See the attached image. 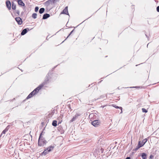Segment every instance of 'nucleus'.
Masks as SVG:
<instances>
[{
  "label": "nucleus",
  "instance_id": "obj_1",
  "mask_svg": "<svg viewBox=\"0 0 159 159\" xmlns=\"http://www.w3.org/2000/svg\"><path fill=\"white\" fill-rule=\"evenodd\" d=\"M48 142L45 139V138L41 137V134L39 135L38 141V146L43 147Z\"/></svg>",
  "mask_w": 159,
  "mask_h": 159
},
{
  "label": "nucleus",
  "instance_id": "obj_2",
  "mask_svg": "<svg viewBox=\"0 0 159 159\" xmlns=\"http://www.w3.org/2000/svg\"><path fill=\"white\" fill-rule=\"evenodd\" d=\"M54 147L52 146H50L49 147L45 149L44 151L41 153V156H45L48 154L52 150Z\"/></svg>",
  "mask_w": 159,
  "mask_h": 159
},
{
  "label": "nucleus",
  "instance_id": "obj_3",
  "mask_svg": "<svg viewBox=\"0 0 159 159\" xmlns=\"http://www.w3.org/2000/svg\"><path fill=\"white\" fill-rule=\"evenodd\" d=\"M52 74V71H50L47 74L45 77L44 81L41 84H43V86L44 85L48 83L49 81L51 78L50 75H51Z\"/></svg>",
  "mask_w": 159,
  "mask_h": 159
},
{
  "label": "nucleus",
  "instance_id": "obj_4",
  "mask_svg": "<svg viewBox=\"0 0 159 159\" xmlns=\"http://www.w3.org/2000/svg\"><path fill=\"white\" fill-rule=\"evenodd\" d=\"M100 123V121L99 120H95L91 122V124L95 127L99 126Z\"/></svg>",
  "mask_w": 159,
  "mask_h": 159
},
{
  "label": "nucleus",
  "instance_id": "obj_5",
  "mask_svg": "<svg viewBox=\"0 0 159 159\" xmlns=\"http://www.w3.org/2000/svg\"><path fill=\"white\" fill-rule=\"evenodd\" d=\"M43 87V84H40L33 91V92L36 94L39 92V91Z\"/></svg>",
  "mask_w": 159,
  "mask_h": 159
},
{
  "label": "nucleus",
  "instance_id": "obj_6",
  "mask_svg": "<svg viewBox=\"0 0 159 159\" xmlns=\"http://www.w3.org/2000/svg\"><path fill=\"white\" fill-rule=\"evenodd\" d=\"M55 3V0H48L44 4V5L45 6H46L48 7V6L50 4H54Z\"/></svg>",
  "mask_w": 159,
  "mask_h": 159
},
{
  "label": "nucleus",
  "instance_id": "obj_7",
  "mask_svg": "<svg viewBox=\"0 0 159 159\" xmlns=\"http://www.w3.org/2000/svg\"><path fill=\"white\" fill-rule=\"evenodd\" d=\"M60 14H64L68 15L70 16V15L69 14L68 10V7H66L62 11Z\"/></svg>",
  "mask_w": 159,
  "mask_h": 159
},
{
  "label": "nucleus",
  "instance_id": "obj_8",
  "mask_svg": "<svg viewBox=\"0 0 159 159\" xmlns=\"http://www.w3.org/2000/svg\"><path fill=\"white\" fill-rule=\"evenodd\" d=\"M11 3L10 0H7L6 1V6L9 10H10L11 9Z\"/></svg>",
  "mask_w": 159,
  "mask_h": 159
},
{
  "label": "nucleus",
  "instance_id": "obj_9",
  "mask_svg": "<svg viewBox=\"0 0 159 159\" xmlns=\"http://www.w3.org/2000/svg\"><path fill=\"white\" fill-rule=\"evenodd\" d=\"M15 19L18 25H21L22 24L23 21L20 17H16L15 18Z\"/></svg>",
  "mask_w": 159,
  "mask_h": 159
},
{
  "label": "nucleus",
  "instance_id": "obj_10",
  "mask_svg": "<svg viewBox=\"0 0 159 159\" xmlns=\"http://www.w3.org/2000/svg\"><path fill=\"white\" fill-rule=\"evenodd\" d=\"M81 115V114L79 113H76V115L74 116L72 119L70 120V122H72L75 121L76 119L78 118V117Z\"/></svg>",
  "mask_w": 159,
  "mask_h": 159
},
{
  "label": "nucleus",
  "instance_id": "obj_11",
  "mask_svg": "<svg viewBox=\"0 0 159 159\" xmlns=\"http://www.w3.org/2000/svg\"><path fill=\"white\" fill-rule=\"evenodd\" d=\"M30 30V29L28 28H25L23 29L21 33L22 35H24L28 31Z\"/></svg>",
  "mask_w": 159,
  "mask_h": 159
},
{
  "label": "nucleus",
  "instance_id": "obj_12",
  "mask_svg": "<svg viewBox=\"0 0 159 159\" xmlns=\"http://www.w3.org/2000/svg\"><path fill=\"white\" fill-rule=\"evenodd\" d=\"M19 5L20 7H24L25 6V4L22 0H16Z\"/></svg>",
  "mask_w": 159,
  "mask_h": 159
},
{
  "label": "nucleus",
  "instance_id": "obj_13",
  "mask_svg": "<svg viewBox=\"0 0 159 159\" xmlns=\"http://www.w3.org/2000/svg\"><path fill=\"white\" fill-rule=\"evenodd\" d=\"M112 106L116 108V109H119L120 110V114L122 113L123 112V108L122 107H119L118 106H116L115 104H112Z\"/></svg>",
  "mask_w": 159,
  "mask_h": 159
},
{
  "label": "nucleus",
  "instance_id": "obj_14",
  "mask_svg": "<svg viewBox=\"0 0 159 159\" xmlns=\"http://www.w3.org/2000/svg\"><path fill=\"white\" fill-rule=\"evenodd\" d=\"M35 95V94L34 93V92H33V91H32L29 94V95L26 97V99H28L31 98V97H33Z\"/></svg>",
  "mask_w": 159,
  "mask_h": 159
},
{
  "label": "nucleus",
  "instance_id": "obj_15",
  "mask_svg": "<svg viewBox=\"0 0 159 159\" xmlns=\"http://www.w3.org/2000/svg\"><path fill=\"white\" fill-rule=\"evenodd\" d=\"M57 130L61 134H63L64 132V130L63 129L62 127L61 126H60L58 127Z\"/></svg>",
  "mask_w": 159,
  "mask_h": 159
},
{
  "label": "nucleus",
  "instance_id": "obj_16",
  "mask_svg": "<svg viewBox=\"0 0 159 159\" xmlns=\"http://www.w3.org/2000/svg\"><path fill=\"white\" fill-rule=\"evenodd\" d=\"M50 16V15L49 14L45 13L44 14L43 16L42 19L43 20H45L49 18Z\"/></svg>",
  "mask_w": 159,
  "mask_h": 159
},
{
  "label": "nucleus",
  "instance_id": "obj_17",
  "mask_svg": "<svg viewBox=\"0 0 159 159\" xmlns=\"http://www.w3.org/2000/svg\"><path fill=\"white\" fill-rule=\"evenodd\" d=\"M141 156L143 159H146L147 157V154L145 152H143L141 154Z\"/></svg>",
  "mask_w": 159,
  "mask_h": 159
},
{
  "label": "nucleus",
  "instance_id": "obj_18",
  "mask_svg": "<svg viewBox=\"0 0 159 159\" xmlns=\"http://www.w3.org/2000/svg\"><path fill=\"white\" fill-rule=\"evenodd\" d=\"M11 8L13 10H15L16 8V5L13 2H11Z\"/></svg>",
  "mask_w": 159,
  "mask_h": 159
},
{
  "label": "nucleus",
  "instance_id": "obj_19",
  "mask_svg": "<svg viewBox=\"0 0 159 159\" xmlns=\"http://www.w3.org/2000/svg\"><path fill=\"white\" fill-rule=\"evenodd\" d=\"M13 13L15 14L16 16H19L20 15V11L17 10H15L13 11Z\"/></svg>",
  "mask_w": 159,
  "mask_h": 159
},
{
  "label": "nucleus",
  "instance_id": "obj_20",
  "mask_svg": "<svg viewBox=\"0 0 159 159\" xmlns=\"http://www.w3.org/2000/svg\"><path fill=\"white\" fill-rule=\"evenodd\" d=\"M9 129V126H7L6 128L2 131L1 135L2 134H5L6 132H7Z\"/></svg>",
  "mask_w": 159,
  "mask_h": 159
},
{
  "label": "nucleus",
  "instance_id": "obj_21",
  "mask_svg": "<svg viewBox=\"0 0 159 159\" xmlns=\"http://www.w3.org/2000/svg\"><path fill=\"white\" fill-rule=\"evenodd\" d=\"M76 28V27H74V29H73L70 33L67 36L66 38L62 42V43H63L68 37L70 36L72 34V33L74 31L75 29Z\"/></svg>",
  "mask_w": 159,
  "mask_h": 159
},
{
  "label": "nucleus",
  "instance_id": "obj_22",
  "mask_svg": "<svg viewBox=\"0 0 159 159\" xmlns=\"http://www.w3.org/2000/svg\"><path fill=\"white\" fill-rule=\"evenodd\" d=\"M52 125L54 127H56L57 125V121L56 120H53L52 123Z\"/></svg>",
  "mask_w": 159,
  "mask_h": 159
},
{
  "label": "nucleus",
  "instance_id": "obj_23",
  "mask_svg": "<svg viewBox=\"0 0 159 159\" xmlns=\"http://www.w3.org/2000/svg\"><path fill=\"white\" fill-rule=\"evenodd\" d=\"M45 11V9L44 8H41L40 9L39 12L40 14H41L43 13Z\"/></svg>",
  "mask_w": 159,
  "mask_h": 159
},
{
  "label": "nucleus",
  "instance_id": "obj_24",
  "mask_svg": "<svg viewBox=\"0 0 159 159\" xmlns=\"http://www.w3.org/2000/svg\"><path fill=\"white\" fill-rule=\"evenodd\" d=\"M137 146L139 147L140 148L142 147H143V145L142 144V143H141V141H139L138 142V144Z\"/></svg>",
  "mask_w": 159,
  "mask_h": 159
},
{
  "label": "nucleus",
  "instance_id": "obj_25",
  "mask_svg": "<svg viewBox=\"0 0 159 159\" xmlns=\"http://www.w3.org/2000/svg\"><path fill=\"white\" fill-rule=\"evenodd\" d=\"M37 15V13H33L32 15V17L33 18L35 19L36 18Z\"/></svg>",
  "mask_w": 159,
  "mask_h": 159
},
{
  "label": "nucleus",
  "instance_id": "obj_26",
  "mask_svg": "<svg viewBox=\"0 0 159 159\" xmlns=\"http://www.w3.org/2000/svg\"><path fill=\"white\" fill-rule=\"evenodd\" d=\"M148 141V139H147L146 138L144 139H143L142 142V144L143 145H144L146 143V142L147 141Z\"/></svg>",
  "mask_w": 159,
  "mask_h": 159
},
{
  "label": "nucleus",
  "instance_id": "obj_27",
  "mask_svg": "<svg viewBox=\"0 0 159 159\" xmlns=\"http://www.w3.org/2000/svg\"><path fill=\"white\" fill-rule=\"evenodd\" d=\"M145 34L146 37L148 38V40H149V37L150 36V34H148V33H146V32H145Z\"/></svg>",
  "mask_w": 159,
  "mask_h": 159
},
{
  "label": "nucleus",
  "instance_id": "obj_28",
  "mask_svg": "<svg viewBox=\"0 0 159 159\" xmlns=\"http://www.w3.org/2000/svg\"><path fill=\"white\" fill-rule=\"evenodd\" d=\"M142 112L144 113H147L148 111V110L146 109L143 108L142 109Z\"/></svg>",
  "mask_w": 159,
  "mask_h": 159
},
{
  "label": "nucleus",
  "instance_id": "obj_29",
  "mask_svg": "<svg viewBox=\"0 0 159 159\" xmlns=\"http://www.w3.org/2000/svg\"><path fill=\"white\" fill-rule=\"evenodd\" d=\"M140 148L139 146H137L136 148L133 150V151H136L138 150Z\"/></svg>",
  "mask_w": 159,
  "mask_h": 159
},
{
  "label": "nucleus",
  "instance_id": "obj_30",
  "mask_svg": "<svg viewBox=\"0 0 159 159\" xmlns=\"http://www.w3.org/2000/svg\"><path fill=\"white\" fill-rule=\"evenodd\" d=\"M39 7H38L36 6L35 7L34 11L35 12H37L38 11Z\"/></svg>",
  "mask_w": 159,
  "mask_h": 159
},
{
  "label": "nucleus",
  "instance_id": "obj_31",
  "mask_svg": "<svg viewBox=\"0 0 159 159\" xmlns=\"http://www.w3.org/2000/svg\"><path fill=\"white\" fill-rule=\"evenodd\" d=\"M105 95H101L100 96V97L98 98H97V99H95V100H96L99 99H100L101 98H105Z\"/></svg>",
  "mask_w": 159,
  "mask_h": 159
},
{
  "label": "nucleus",
  "instance_id": "obj_32",
  "mask_svg": "<svg viewBox=\"0 0 159 159\" xmlns=\"http://www.w3.org/2000/svg\"><path fill=\"white\" fill-rule=\"evenodd\" d=\"M154 156L152 154L150 155L149 157V159H153Z\"/></svg>",
  "mask_w": 159,
  "mask_h": 159
},
{
  "label": "nucleus",
  "instance_id": "obj_33",
  "mask_svg": "<svg viewBox=\"0 0 159 159\" xmlns=\"http://www.w3.org/2000/svg\"><path fill=\"white\" fill-rule=\"evenodd\" d=\"M130 88H140V87L139 86H134V87H130Z\"/></svg>",
  "mask_w": 159,
  "mask_h": 159
},
{
  "label": "nucleus",
  "instance_id": "obj_34",
  "mask_svg": "<svg viewBox=\"0 0 159 159\" xmlns=\"http://www.w3.org/2000/svg\"><path fill=\"white\" fill-rule=\"evenodd\" d=\"M63 117V115L57 118V120H60V118L62 119V118Z\"/></svg>",
  "mask_w": 159,
  "mask_h": 159
},
{
  "label": "nucleus",
  "instance_id": "obj_35",
  "mask_svg": "<svg viewBox=\"0 0 159 159\" xmlns=\"http://www.w3.org/2000/svg\"><path fill=\"white\" fill-rule=\"evenodd\" d=\"M44 129H43V131L41 132L40 133V135H40L41 134V137H43L42 136V134H43V133H44V132H43V130H44Z\"/></svg>",
  "mask_w": 159,
  "mask_h": 159
},
{
  "label": "nucleus",
  "instance_id": "obj_36",
  "mask_svg": "<svg viewBox=\"0 0 159 159\" xmlns=\"http://www.w3.org/2000/svg\"><path fill=\"white\" fill-rule=\"evenodd\" d=\"M157 12H159V6L157 7Z\"/></svg>",
  "mask_w": 159,
  "mask_h": 159
},
{
  "label": "nucleus",
  "instance_id": "obj_37",
  "mask_svg": "<svg viewBox=\"0 0 159 159\" xmlns=\"http://www.w3.org/2000/svg\"><path fill=\"white\" fill-rule=\"evenodd\" d=\"M62 120H60L59 121H58V124H61V122H62Z\"/></svg>",
  "mask_w": 159,
  "mask_h": 159
},
{
  "label": "nucleus",
  "instance_id": "obj_38",
  "mask_svg": "<svg viewBox=\"0 0 159 159\" xmlns=\"http://www.w3.org/2000/svg\"><path fill=\"white\" fill-rule=\"evenodd\" d=\"M101 152L102 153L103 152V149L102 148H101L100 149Z\"/></svg>",
  "mask_w": 159,
  "mask_h": 159
},
{
  "label": "nucleus",
  "instance_id": "obj_39",
  "mask_svg": "<svg viewBox=\"0 0 159 159\" xmlns=\"http://www.w3.org/2000/svg\"><path fill=\"white\" fill-rule=\"evenodd\" d=\"M125 159H131V158L130 157H128Z\"/></svg>",
  "mask_w": 159,
  "mask_h": 159
},
{
  "label": "nucleus",
  "instance_id": "obj_40",
  "mask_svg": "<svg viewBox=\"0 0 159 159\" xmlns=\"http://www.w3.org/2000/svg\"><path fill=\"white\" fill-rule=\"evenodd\" d=\"M68 107L70 109H71V107L70 105H68Z\"/></svg>",
  "mask_w": 159,
  "mask_h": 159
},
{
  "label": "nucleus",
  "instance_id": "obj_41",
  "mask_svg": "<svg viewBox=\"0 0 159 159\" xmlns=\"http://www.w3.org/2000/svg\"><path fill=\"white\" fill-rule=\"evenodd\" d=\"M57 66V65L55 66L53 68H52V70H53L54 69L56 68V67Z\"/></svg>",
  "mask_w": 159,
  "mask_h": 159
},
{
  "label": "nucleus",
  "instance_id": "obj_42",
  "mask_svg": "<svg viewBox=\"0 0 159 159\" xmlns=\"http://www.w3.org/2000/svg\"><path fill=\"white\" fill-rule=\"evenodd\" d=\"M131 8L133 9H134V5H132L131 6Z\"/></svg>",
  "mask_w": 159,
  "mask_h": 159
},
{
  "label": "nucleus",
  "instance_id": "obj_43",
  "mask_svg": "<svg viewBox=\"0 0 159 159\" xmlns=\"http://www.w3.org/2000/svg\"><path fill=\"white\" fill-rule=\"evenodd\" d=\"M15 100V98H14L13 99L10 100V102H12L13 100Z\"/></svg>",
  "mask_w": 159,
  "mask_h": 159
},
{
  "label": "nucleus",
  "instance_id": "obj_44",
  "mask_svg": "<svg viewBox=\"0 0 159 159\" xmlns=\"http://www.w3.org/2000/svg\"><path fill=\"white\" fill-rule=\"evenodd\" d=\"M55 3L57 2H59V0H55Z\"/></svg>",
  "mask_w": 159,
  "mask_h": 159
},
{
  "label": "nucleus",
  "instance_id": "obj_45",
  "mask_svg": "<svg viewBox=\"0 0 159 159\" xmlns=\"http://www.w3.org/2000/svg\"><path fill=\"white\" fill-rule=\"evenodd\" d=\"M102 81V80H101L100 81H99V82H98V83H101Z\"/></svg>",
  "mask_w": 159,
  "mask_h": 159
},
{
  "label": "nucleus",
  "instance_id": "obj_46",
  "mask_svg": "<svg viewBox=\"0 0 159 159\" xmlns=\"http://www.w3.org/2000/svg\"><path fill=\"white\" fill-rule=\"evenodd\" d=\"M149 43H148V44H147V47L148 48V45L149 44Z\"/></svg>",
  "mask_w": 159,
  "mask_h": 159
},
{
  "label": "nucleus",
  "instance_id": "obj_47",
  "mask_svg": "<svg viewBox=\"0 0 159 159\" xmlns=\"http://www.w3.org/2000/svg\"><path fill=\"white\" fill-rule=\"evenodd\" d=\"M48 36L47 37V38H46V39H47V38H48Z\"/></svg>",
  "mask_w": 159,
  "mask_h": 159
},
{
  "label": "nucleus",
  "instance_id": "obj_48",
  "mask_svg": "<svg viewBox=\"0 0 159 159\" xmlns=\"http://www.w3.org/2000/svg\"><path fill=\"white\" fill-rule=\"evenodd\" d=\"M134 152H132V154H134Z\"/></svg>",
  "mask_w": 159,
  "mask_h": 159
},
{
  "label": "nucleus",
  "instance_id": "obj_49",
  "mask_svg": "<svg viewBox=\"0 0 159 159\" xmlns=\"http://www.w3.org/2000/svg\"><path fill=\"white\" fill-rule=\"evenodd\" d=\"M23 12H22L21 13V14H23Z\"/></svg>",
  "mask_w": 159,
  "mask_h": 159
},
{
  "label": "nucleus",
  "instance_id": "obj_50",
  "mask_svg": "<svg viewBox=\"0 0 159 159\" xmlns=\"http://www.w3.org/2000/svg\"><path fill=\"white\" fill-rule=\"evenodd\" d=\"M90 17H89V18H87L86 20H87V19H89V18Z\"/></svg>",
  "mask_w": 159,
  "mask_h": 159
},
{
  "label": "nucleus",
  "instance_id": "obj_51",
  "mask_svg": "<svg viewBox=\"0 0 159 159\" xmlns=\"http://www.w3.org/2000/svg\"><path fill=\"white\" fill-rule=\"evenodd\" d=\"M1 135H0V138H1Z\"/></svg>",
  "mask_w": 159,
  "mask_h": 159
},
{
  "label": "nucleus",
  "instance_id": "obj_52",
  "mask_svg": "<svg viewBox=\"0 0 159 159\" xmlns=\"http://www.w3.org/2000/svg\"><path fill=\"white\" fill-rule=\"evenodd\" d=\"M138 66V65H136V66Z\"/></svg>",
  "mask_w": 159,
  "mask_h": 159
},
{
  "label": "nucleus",
  "instance_id": "obj_53",
  "mask_svg": "<svg viewBox=\"0 0 159 159\" xmlns=\"http://www.w3.org/2000/svg\"><path fill=\"white\" fill-rule=\"evenodd\" d=\"M90 85H89V86H90Z\"/></svg>",
  "mask_w": 159,
  "mask_h": 159
},
{
  "label": "nucleus",
  "instance_id": "obj_54",
  "mask_svg": "<svg viewBox=\"0 0 159 159\" xmlns=\"http://www.w3.org/2000/svg\"><path fill=\"white\" fill-rule=\"evenodd\" d=\"M104 107H103V106H102V108H103Z\"/></svg>",
  "mask_w": 159,
  "mask_h": 159
},
{
  "label": "nucleus",
  "instance_id": "obj_55",
  "mask_svg": "<svg viewBox=\"0 0 159 159\" xmlns=\"http://www.w3.org/2000/svg\"><path fill=\"white\" fill-rule=\"evenodd\" d=\"M104 107H103V106H102V108H103Z\"/></svg>",
  "mask_w": 159,
  "mask_h": 159
},
{
  "label": "nucleus",
  "instance_id": "obj_56",
  "mask_svg": "<svg viewBox=\"0 0 159 159\" xmlns=\"http://www.w3.org/2000/svg\"><path fill=\"white\" fill-rule=\"evenodd\" d=\"M11 15H12V16H13V14H12V13H11Z\"/></svg>",
  "mask_w": 159,
  "mask_h": 159
},
{
  "label": "nucleus",
  "instance_id": "obj_57",
  "mask_svg": "<svg viewBox=\"0 0 159 159\" xmlns=\"http://www.w3.org/2000/svg\"><path fill=\"white\" fill-rule=\"evenodd\" d=\"M84 21H85V20H84V21H83V22L82 23H83V22H84Z\"/></svg>",
  "mask_w": 159,
  "mask_h": 159
}]
</instances>
